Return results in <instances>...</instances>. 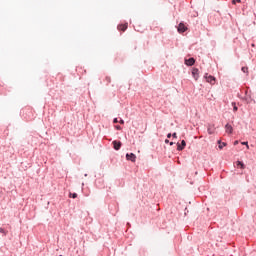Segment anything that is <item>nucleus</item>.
I'll list each match as a JSON object with an SVG mask.
<instances>
[{"instance_id":"20e7f679","label":"nucleus","mask_w":256,"mask_h":256,"mask_svg":"<svg viewBox=\"0 0 256 256\" xmlns=\"http://www.w3.org/2000/svg\"><path fill=\"white\" fill-rule=\"evenodd\" d=\"M185 65H187L188 67H192V65H195V59L194 58L186 59Z\"/></svg>"},{"instance_id":"dca6fc26","label":"nucleus","mask_w":256,"mask_h":256,"mask_svg":"<svg viewBox=\"0 0 256 256\" xmlns=\"http://www.w3.org/2000/svg\"><path fill=\"white\" fill-rule=\"evenodd\" d=\"M242 145H246L247 149H249V143L248 142H242Z\"/></svg>"},{"instance_id":"a211bd4d","label":"nucleus","mask_w":256,"mask_h":256,"mask_svg":"<svg viewBox=\"0 0 256 256\" xmlns=\"http://www.w3.org/2000/svg\"><path fill=\"white\" fill-rule=\"evenodd\" d=\"M209 135H213V131H211V128H208Z\"/></svg>"},{"instance_id":"aec40b11","label":"nucleus","mask_w":256,"mask_h":256,"mask_svg":"<svg viewBox=\"0 0 256 256\" xmlns=\"http://www.w3.org/2000/svg\"><path fill=\"white\" fill-rule=\"evenodd\" d=\"M172 137H174V139H177V133H173Z\"/></svg>"},{"instance_id":"6ab92c4d","label":"nucleus","mask_w":256,"mask_h":256,"mask_svg":"<svg viewBox=\"0 0 256 256\" xmlns=\"http://www.w3.org/2000/svg\"><path fill=\"white\" fill-rule=\"evenodd\" d=\"M113 123H119V120L117 118H114Z\"/></svg>"},{"instance_id":"f8f14e48","label":"nucleus","mask_w":256,"mask_h":256,"mask_svg":"<svg viewBox=\"0 0 256 256\" xmlns=\"http://www.w3.org/2000/svg\"><path fill=\"white\" fill-rule=\"evenodd\" d=\"M69 197H72V199H77V193H70Z\"/></svg>"},{"instance_id":"9d476101","label":"nucleus","mask_w":256,"mask_h":256,"mask_svg":"<svg viewBox=\"0 0 256 256\" xmlns=\"http://www.w3.org/2000/svg\"><path fill=\"white\" fill-rule=\"evenodd\" d=\"M218 147H219V149H223V147H227V143H225V142H221L220 140L218 141Z\"/></svg>"},{"instance_id":"412c9836","label":"nucleus","mask_w":256,"mask_h":256,"mask_svg":"<svg viewBox=\"0 0 256 256\" xmlns=\"http://www.w3.org/2000/svg\"><path fill=\"white\" fill-rule=\"evenodd\" d=\"M116 129H117L118 131H121V126H116Z\"/></svg>"},{"instance_id":"ddd939ff","label":"nucleus","mask_w":256,"mask_h":256,"mask_svg":"<svg viewBox=\"0 0 256 256\" xmlns=\"http://www.w3.org/2000/svg\"><path fill=\"white\" fill-rule=\"evenodd\" d=\"M242 72H243V73H248V72H249V68H247V67H242Z\"/></svg>"},{"instance_id":"f03ea898","label":"nucleus","mask_w":256,"mask_h":256,"mask_svg":"<svg viewBox=\"0 0 256 256\" xmlns=\"http://www.w3.org/2000/svg\"><path fill=\"white\" fill-rule=\"evenodd\" d=\"M112 145H113V147H114V149L116 150V151H119V149H121V141H116V140H114L113 142H112Z\"/></svg>"},{"instance_id":"4468645a","label":"nucleus","mask_w":256,"mask_h":256,"mask_svg":"<svg viewBox=\"0 0 256 256\" xmlns=\"http://www.w3.org/2000/svg\"><path fill=\"white\" fill-rule=\"evenodd\" d=\"M233 106V111H238L237 105L235 104V102L232 103Z\"/></svg>"},{"instance_id":"a878e982","label":"nucleus","mask_w":256,"mask_h":256,"mask_svg":"<svg viewBox=\"0 0 256 256\" xmlns=\"http://www.w3.org/2000/svg\"><path fill=\"white\" fill-rule=\"evenodd\" d=\"M232 3L235 5V0H233Z\"/></svg>"},{"instance_id":"0eeeda50","label":"nucleus","mask_w":256,"mask_h":256,"mask_svg":"<svg viewBox=\"0 0 256 256\" xmlns=\"http://www.w3.org/2000/svg\"><path fill=\"white\" fill-rule=\"evenodd\" d=\"M185 145H187V143L185 142V140H182L181 144L177 145V150L183 151V149H185Z\"/></svg>"},{"instance_id":"39448f33","label":"nucleus","mask_w":256,"mask_h":256,"mask_svg":"<svg viewBox=\"0 0 256 256\" xmlns=\"http://www.w3.org/2000/svg\"><path fill=\"white\" fill-rule=\"evenodd\" d=\"M192 76L194 77L195 81H197L199 79V69H192Z\"/></svg>"},{"instance_id":"7ed1b4c3","label":"nucleus","mask_w":256,"mask_h":256,"mask_svg":"<svg viewBox=\"0 0 256 256\" xmlns=\"http://www.w3.org/2000/svg\"><path fill=\"white\" fill-rule=\"evenodd\" d=\"M185 31H187V27L185 26V24L180 23L178 25V33H185Z\"/></svg>"},{"instance_id":"9b49d317","label":"nucleus","mask_w":256,"mask_h":256,"mask_svg":"<svg viewBox=\"0 0 256 256\" xmlns=\"http://www.w3.org/2000/svg\"><path fill=\"white\" fill-rule=\"evenodd\" d=\"M236 165H237V167H241V169H245V164H243V162H241V161H237Z\"/></svg>"},{"instance_id":"f3484780","label":"nucleus","mask_w":256,"mask_h":256,"mask_svg":"<svg viewBox=\"0 0 256 256\" xmlns=\"http://www.w3.org/2000/svg\"><path fill=\"white\" fill-rule=\"evenodd\" d=\"M119 123H120V125H125V121H124L123 119H121V120L119 121Z\"/></svg>"},{"instance_id":"1a4fd4ad","label":"nucleus","mask_w":256,"mask_h":256,"mask_svg":"<svg viewBox=\"0 0 256 256\" xmlns=\"http://www.w3.org/2000/svg\"><path fill=\"white\" fill-rule=\"evenodd\" d=\"M226 133H233V126L226 124L225 126Z\"/></svg>"},{"instance_id":"423d86ee","label":"nucleus","mask_w":256,"mask_h":256,"mask_svg":"<svg viewBox=\"0 0 256 256\" xmlns=\"http://www.w3.org/2000/svg\"><path fill=\"white\" fill-rule=\"evenodd\" d=\"M205 79H206L207 83H211V85L215 84V77H213L211 75L207 76V74H206Z\"/></svg>"},{"instance_id":"f257e3e1","label":"nucleus","mask_w":256,"mask_h":256,"mask_svg":"<svg viewBox=\"0 0 256 256\" xmlns=\"http://www.w3.org/2000/svg\"><path fill=\"white\" fill-rule=\"evenodd\" d=\"M127 161H131L132 163H135L137 156L134 153L126 154Z\"/></svg>"},{"instance_id":"5701e85b","label":"nucleus","mask_w":256,"mask_h":256,"mask_svg":"<svg viewBox=\"0 0 256 256\" xmlns=\"http://www.w3.org/2000/svg\"><path fill=\"white\" fill-rule=\"evenodd\" d=\"M234 145H239V141L236 140V141L234 142Z\"/></svg>"},{"instance_id":"4be33fe9","label":"nucleus","mask_w":256,"mask_h":256,"mask_svg":"<svg viewBox=\"0 0 256 256\" xmlns=\"http://www.w3.org/2000/svg\"><path fill=\"white\" fill-rule=\"evenodd\" d=\"M167 138H168V139H171V133H169V134L167 135Z\"/></svg>"},{"instance_id":"6e6552de","label":"nucleus","mask_w":256,"mask_h":256,"mask_svg":"<svg viewBox=\"0 0 256 256\" xmlns=\"http://www.w3.org/2000/svg\"><path fill=\"white\" fill-rule=\"evenodd\" d=\"M127 27H128V24H120L118 25V30L119 31H127Z\"/></svg>"},{"instance_id":"bb28decb","label":"nucleus","mask_w":256,"mask_h":256,"mask_svg":"<svg viewBox=\"0 0 256 256\" xmlns=\"http://www.w3.org/2000/svg\"><path fill=\"white\" fill-rule=\"evenodd\" d=\"M170 145H173V142H170Z\"/></svg>"},{"instance_id":"2eb2a0df","label":"nucleus","mask_w":256,"mask_h":256,"mask_svg":"<svg viewBox=\"0 0 256 256\" xmlns=\"http://www.w3.org/2000/svg\"><path fill=\"white\" fill-rule=\"evenodd\" d=\"M0 233L4 234V235H7V231L3 228H0Z\"/></svg>"},{"instance_id":"b1692460","label":"nucleus","mask_w":256,"mask_h":256,"mask_svg":"<svg viewBox=\"0 0 256 256\" xmlns=\"http://www.w3.org/2000/svg\"><path fill=\"white\" fill-rule=\"evenodd\" d=\"M237 1V3H241V0H236Z\"/></svg>"},{"instance_id":"cd10ccee","label":"nucleus","mask_w":256,"mask_h":256,"mask_svg":"<svg viewBox=\"0 0 256 256\" xmlns=\"http://www.w3.org/2000/svg\"><path fill=\"white\" fill-rule=\"evenodd\" d=\"M60 256H63V255H60Z\"/></svg>"},{"instance_id":"393cba45","label":"nucleus","mask_w":256,"mask_h":256,"mask_svg":"<svg viewBox=\"0 0 256 256\" xmlns=\"http://www.w3.org/2000/svg\"><path fill=\"white\" fill-rule=\"evenodd\" d=\"M165 143H169V140H165Z\"/></svg>"}]
</instances>
